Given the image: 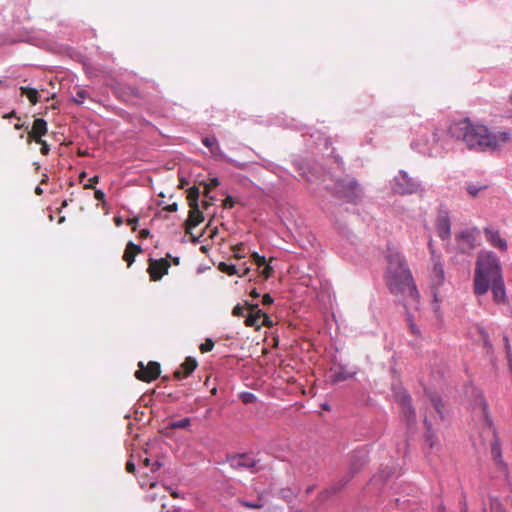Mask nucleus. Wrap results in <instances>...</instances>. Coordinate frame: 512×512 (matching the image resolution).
Masks as SVG:
<instances>
[{
    "mask_svg": "<svg viewBox=\"0 0 512 512\" xmlns=\"http://www.w3.org/2000/svg\"><path fill=\"white\" fill-rule=\"evenodd\" d=\"M448 133L452 138L462 141L470 150H495V138L489 129L485 125L473 123L468 118L451 124Z\"/></svg>",
    "mask_w": 512,
    "mask_h": 512,
    "instance_id": "nucleus-1",
    "label": "nucleus"
},
{
    "mask_svg": "<svg viewBox=\"0 0 512 512\" xmlns=\"http://www.w3.org/2000/svg\"><path fill=\"white\" fill-rule=\"evenodd\" d=\"M386 259L387 284L391 293L404 294L408 292L412 298H417L418 291L405 258L397 250L389 248Z\"/></svg>",
    "mask_w": 512,
    "mask_h": 512,
    "instance_id": "nucleus-2",
    "label": "nucleus"
},
{
    "mask_svg": "<svg viewBox=\"0 0 512 512\" xmlns=\"http://www.w3.org/2000/svg\"><path fill=\"white\" fill-rule=\"evenodd\" d=\"M502 277V268L497 255L492 252H480L474 273V293L484 295L490 289V282Z\"/></svg>",
    "mask_w": 512,
    "mask_h": 512,
    "instance_id": "nucleus-3",
    "label": "nucleus"
},
{
    "mask_svg": "<svg viewBox=\"0 0 512 512\" xmlns=\"http://www.w3.org/2000/svg\"><path fill=\"white\" fill-rule=\"evenodd\" d=\"M331 191L350 203H357L362 198V189L354 178L347 177L336 181Z\"/></svg>",
    "mask_w": 512,
    "mask_h": 512,
    "instance_id": "nucleus-4",
    "label": "nucleus"
},
{
    "mask_svg": "<svg viewBox=\"0 0 512 512\" xmlns=\"http://www.w3.org/2000/svg\"><path fill=\"white\" fill-rule=\"evenodd\" d=\"M227 462L234 470H248L251 473H257L261 467L260 460L250 453H237L227 457Z\"/></svg>",
    "mask_w": 512,
    "mask_h": 512,
    "instance_id": "nucleus-5",
    "label": "nucleus"
},
{
    "mask_svg": "<svg viewBox=\"0 0 512 512\" xmlns=\"http://www.w3.org/2000/svg\"><path fill=\"white\" fill-rule=\"evenodd\" d=\"M392 189L397 194L408 195L418 192L421 184L417 179L410 177L406 171L401 170L394 178Z\"/></svg>",
    "mask_w": 512,
    "mask_h": 512,
    "instance_id": "nucleus-6",
    "label": "nucleus"
},
{
    "mask_svg": "<svg viewBox=\"0 0 512 512\" xmlns=\"http://www.w3.org/2000/svg\"><path fill=\"white\" fill-rule=\"evenodd\" d=\"M395 401L401 406V413L408 426L416 422V412L411 405V396L407 391L399 389L394 391Z\"/></svg>",
    "mask_w": 512,
    "mask_h": 512,
    "instance_id": "nucleus-7",
    "label": "nucleus"
},
{
    "mask_svg": "<svg viewBox=\"0 0 512 512\" xmlns=\"http://www.w3.org/2000/svg\"><path fill=\"white\" fill-rule=\"evenodd\" d=\"M202 143L204 146L209 148L210 153L212 156L217 160H224L227 163L232 164L233 166L237 168H243L244 164H241L231 158H229L221 149L218 140L215 136H207L202 139Z\"/></svg>",
    "mask_w": 512,
    "mask_h": 512,
    "instance_id": "nucleus-8",
    "label": "nucleus"
},
{
    "mask_svg": "<svg viewBox=\"0 0 512 512\" xmlns=\"http://www.w3.org/2000/svg\"><path fill=\"white\" fill-rule=\"evenodd\" d=\"M367 458L368 455L364 449L353 451V453L350 456L349 471L341 479L345 480L348 477H351L352 479L354 475L358 473L366 465L368 461Z\"/></svg>",
    "mask_w": 512,
    "mask_h": 512,
    "instance_id": "nucleus-9",
    "label": "nucleus"
},
{
    "mask_svg": "<svg viewBox=\"0 0 512 512\" xmlns=\"http://www.w3.org/2000/svg\"><path fill=\"white\" fill-rule=\"evenodd\" d=\"M138 366L140 369L135 372V376L141 381L150 382L160 375V364L158 362L151 361L147 366H144L143 362L140 361Z\"/></svg>",
    "mask_w": 512,
    "mask_h": 512,
    "instance_id": "nucleus-10",
    "label": "nucleus"
},
{
    "mask_svg": "<svg viewBox=\"0 0 512 512\" xmlns=\"http://www.w3.org/2000/svg\"><path fill=\"white\" fill-rule=\"evenodd\" d=\"M484 234L487 242H489L490 245L499 249L502 252L507 251V242L504 238L500 236L499 230H496L488 226L484 228Z\"/></svg>",
    "mask_w": 512,
    "mask_h": 512,
    "instance_id": "nucleus-11",
    "label": "nucleus"
},
{
    "mask_svg": "<svg viewBox=\"0 0 512 512\" xmlns=\"http://www.w3.org/2000/svg\"><path fill=\"white\" fill-rule=\"evenodd\" d=\"M461 253H468L475 248V236L472 231L465 229L456 236Z\"/></svg>",
    "mask_w": 512,
    "mask_h": 512,
    "instance_id": "nucleus-12",
    "label": "nucleus"
},
{
    "mask_svg": "<svg viewBox=\"0 0 512 512\" xmlns=\"http://www.w3.org/2000/svg\"><path fill=\"white\" fill-rule=\"evenodd\" d=\"M245 306L249 310V314L245 316V325L259 329L261 327L260 320L264 312L258 308V304L245 302Z\"/></svg>",
    "mask_w": 512,
    "mask_h": 512,
    "instance_id": "nucleus-13",
    "label": "nucleus"
},
{
    "mask_svg": "<svg viewBox=\"0 0 512 512\" xmlns=\"http://www.w3.org/2000/svg\"><path fill=\"white\" fill-rule=\"evenodd\" d=\"M170 264L167 260H151L148 272L151 280L158 281L163 275L167 274Z\"/></svg>",
    "mask_w": 512,
    "mask_h": 512,
    "instance_id": "nucleus-14",
    "label": "nucleus"
},
{
    "mask_svg": "<svg viewBox=\"0 0 512 512\" xmlns=\"http://www.w3.org/2000/svg\"><path fill=\"white\" fill-rule=\"evenodd\" d=\"M351 477L346 478L345 480L340 479L338 482L333 484L330 488H327L320 492L317 497V501L319 504H323L326 502L332 495L338 493L349 481Z\"/></svg>",
    "mask_w": 512,
    "mask_h": 512,
    "instance_id": "nucleus-15",
    "label": "nucleus"
},
{
    "mask_svg": "<svg viewBox=\"0 0 512 512\" xmlns=\"http://www.w3.org/2000/svg\"><path fill=\"white\" fill-rule=\"evenodd\" d=\"M437 232L443 240L450 237V220L446 212H440L437 218Z\"/></svg>",
    "mask_w": 512,
    "mask_h": 512,
    "instance_id": "nucleus-16",
    "label": "nucleus"
},
{
    "mask_svg": "<svg viewBox=\"0 0 512 512\" xmlns=\"http://www.w3.org/2000/svg\"><path fill=\"white\" fill-rule=\"evenodd\" d=\"M490 288L492 289L494 300L498 303L505 302L506 291L503 277L496 278L490 282Z\"/></svg>",
    "mask_w": 512,
    "mask_h": 512,
    "instance_id": "nucleus-17",
    "label": "nucleus"
},
{
    "mask_svg": "<svg viewBox=\"0 0 512 512\" xmlns=\"http://www.w3.org/2000/svg\"><path fill=\"white\" fill-rule=\"evenodd\" d=\"M203 220L204 216L200 208L190 209L188 219L185 222L186 233L191 234V229L198 226Z\"/></svg>",
    "mask_w": 512,
    "mask_h": 512,
    "instance_id": "nucleus-18",
    "label": "nucleus"
},
{
    "mask_svg": "<svg viewBox=\"0 0 512 512\" xmlns=\"http://www.w3.org/2000/svg\"><path fill=\"white\" fill-rule=\"evenodd\" d=\"M197 367V362L195 359L188 357L181 364L180 369L176 370L174 373L175 378L181 380L185 377H188Z\"/></svg>",
    "mask_w": 512,
    "mask_h": 512,
    "instance_id": "nucleus-19",
    "label": "nucleus"
},
{
    "mask_svg": "<svg viewBox=\"0 0 512 512\" xmlns=\"http://www.w3.org/2000/svg\"><path fill=\"white\" fill-rule=\"evenodd\" d=\"M46 133L47 122L42 118H38L34 121L32 130L29 132V141H31V139L35 140V138H41Z\"/></svg>",
    "mask_w": 512,
    "mask_h": 512,
    "instance_id": "nucleus-20",
    "label": "nucleus"
},
{
    "mask_svg": "<svg viewBox=\"0 0 512 512\" xmlns=\"http://www.w3.org/2000/svg\"><path fill=\"white\" fill-rule=\"evenodd\" d=\"M425 393L427 397L429 398L432 406L434 407L435 411L438 413L439 417L441 419L444 418V411H443V401L439 395H437L435 392H432L430 390H425Z\"/></svg>",
    "mask_w": 512,
    "mask_h": 512,
    "instance_id": "nucleus-21",
    "label": "nucleus"
},
{
    "mask_svg": "<svg viewBox=\"0 0 512 512\" xmlns=\"http://www.w3.org/2000/svg\"><path fill=\"white\" fill-rule=\"evenodd\" d=\"M431 281L433 286H440L444 281V269L441 263H434L431 272Z\"/></svg>",
    "mask_w": 512,
    "mask_h": 512,
    "instance_id": "nucleus-22",
    "label": "nucleus"
},
{
    "mask_svg": "<svg viewBox=\"0 0 512 512\" xmlns=\"http://www.w3.org/2000/svg\"><path fill=\"white\" fill-rule=\"evenodd\" d=\"M137 252H141V247L133 242H129L123 255V259L128 263V266L134 262Z\"/></svg>",
    "mask_w": 512,
    "mask_h": 512,
    "instance_id": "nucleus-23",
    "label": "nucleus"
},
{
    "mask_svg": "<svg viewBox=\"0 0 512 512\" xmlns=\"http://www.w3.org/2000/svg\"><path fill=\"white\" fill-rule=\"evenodd\" d=\"M218 269L221 272L226 273L228 275H239V276H243V275L247 274L250 270L248 267H245L243 274H240L239 269L234 264H228L226 262H220L218 265Z\"/></svg>",
    "mask_w": 512,
    "mask_h": 512,
    "instance_id": "nucleus-24",
    "label": "nucleus"
},
{
    "mask_svg": "<svg viewBox=\"0 0 512 512\" xmlns=\"http://www.w3.org/2000/svg\"><path fill=\"white\" fill-rule=\"evenodd\" d=\"M352 377V373L344 370L342 367H338L332 370L331 380L334 383L348 380Z\"/></svg>",
    "mask_w": 512,
    "mask_h": 512,
    "instance_id": "nucleus-25",
    "label": "nucleus"
},
{
    "mask_svg": "<svg viewBox=\"0 0 512 512\" xmlns=\"http://www.w3.org/2000/svg\"><path fill=\"white\" fill-rule=\"evenodd\" d=\"M491 454L493 458L497 461V464L500 465L503 469H506V465L502 460L500 443L497 438L491 444Z\"/></svg>",
    "mask_w": 512,
    "mask_h": 512,
    "instance_id": "nucleus-26",
    "label": "nucleus"
},
{
    "mask_svg": "<svg viewBox=\"0 0 512 512\" xmlns=\"http://www.w3.org/2000/svg\"><path fill=\"white\" fill-rule=\"evenodd\" d=\"M199 194H200V191H199L198 187L193 186V187L189 188L187 198H188L189 206L191 209L199 208V204H198Z\"/></svg>",
    "mask_w": 512,
    "mask_h": 512,
    "instance_id": "nucleus-27",
    "label": "nucleus"
},
{
    "mask_svg": "<svg viewBox=\"0 0 512 512\" xmlns=\"http://www.w3.org/2000/svg\"><path fill=\"white\" fill-rule=\"evenodd\" d=\"M22 95H25L32 104H36L38 102L39 92L35 88H31L28 86L20 87Z\"/></svg>",
    "mask_w": 512,
    "mask_h": 512,
    "instance_id": "nucleus-28",
    "label": "nucleus"
},
{
    "mask_svg": "<svg viewBox=\"0 0 512 512\" xmlns=\"http://www.w3.org/2000/svg\"><path fill=\"white\" fill-rule=\"evenodd\" d=\"M191 419L188 417H185L183 419L177 420V421H171L168 424V428L170 429H186L190 426Z\"/></svg>",
    "mask_w": 512,
    "mask_h": 512,
    "instance_id": "nucleus-29",
    "label": "nucleus"
},
{
    "mask_svg": "<svg viewBox=\"0 0 512 512\" xmlns=\"http://www.w3.org/2000/svg\"><path fill=\"white\" fill-rule=\"evenodd\" d=\"M424 426L426 429L425 441H426V443L429 444L430 448H433L434 447V440H433L434 435H433V431H432V424L427 418L424 419Z\"/></svg>",
    "mask_w": 512,
    "mask_h": 512,
    "instance_id": "nucleus-30",
    "label": "nucleus"
},
{
    "mask_svg": "<svg viewBox=\"0 0 512 512\" xmlns=\"http://www.w3.org/2000/svg\"><path fill=\"white\" fill-rule=\"evenodd\" d=\"M493 136L495 138V150L500 146V144L507 143L511 139L510 133L506 131L493 134Z\"/></svg>",
    "mask_w": 512,
    "mask_h": 512,
    "instance_id": "nucleus-31",
    "label": "nucleus"
},
{
    "mask_svg": "<svg viewBox=\"0 0 512 512\" xmlns=\"http://www.w3.org/2000/svg\"><path fill=\"white\" fill-rule=\"evenodd\" d=\"M88 97H89V94L85 89H77L75 95L72 96V101L75 104L80 105Z\"/></svg>",
    "mask_w": 512,
    "mask_h": 512,
    "instance_id": "nucleus-32",
    "label": "nucleus"
},
{
    "mask_svg": "<svg viewBox=\"0 0 512 512\" xmlns=\"http://www.w3.org/2000/svg\"><path fill=\"white\" fill-rule=\"evenodd\" d=\"M261 166L264 169H266L267 171L275 173V174H277L278 171L282 170V168L279 165H277L276 163H274L272 161L266 160V159H262Z\"/></svg>",
    "mask_w": 512,
    "mask_h": 512,
    "instance_id": "nucleus-33",
    "label": "nucleus"
},
{
    "mask_svg": "<svg viewBox=\"0 0 512 512\" xmlns=\"http://www.w3.org/2000/svg\"><path fill=\"white\" fill-rule=\"evenodd\" d=\"M278 495L281 499L285 500L286 502H292L295 498L294 492L290 488H282Z\"/></svg>",
    "mask_w": 512,
    "mask_h": 512,
    "instance_id": "nucleus-34",
    "label": "nucleus"
},
{
    "mask_svg": "<svg viewBox=\"0 0 512 512\" xmlns=\"http://www.w3.org/2000/svg\"><path fill=\"white\" fill-rule=\"evenodd\" d=\"M239 397L244 404H252L257 400L256 395L251 392H242Z\"/></svg>",
    "mask_w": 512,
    "mask_h": 512,
    "instance_id": "nucleus-35",
    "label": "nucleus"
},
{
    "mask_svg": "<svg viewBox=\"0 0 512 512\" xmlns=\"http://www.w3.org/2000/svg\"><path fill=\"white\" fill-rule=\"evenodd\" d=\"M491 512H504V507L497 498H490Z\"/></svg>",
    "mask_w": 512,
    "mask_h": 512,
    "instance_id": "nucleus-36",
    "label": "nucleus"
},
{
    "mask_svg": "<svg viewBox=\"0 0 512 512\" xmlns=\"http://www.w3.org/2000/svg\"><path fill=\"white\" fill-rule=\"evenodd\" d=\"M484 189H486V186H477L475 184H469L466 187L468 194L471 195L472 197H476L478 193Z\"/></svg>",
    "mask_w": 512,
    "mask_h": 512,
    "instance_id": "nucleus-37",
    "label": "nucleus"
},
{
    "mask_svg": "<svg viewBox=\"0 0 512 512\" xmlns=\"http://www.w3.org/2000/svg\"><path fill=\"white\" fill-rule=\"evenodd\" d=\"M245 244L244 243H239L237 245H235L233 247V252H234V256L238 259H241V258H244L245 257Z\"/></svg>",
    "mask_w": 512,
    "mask_h": 512,
    "instance_id": "nucleus-38",
    "label": "nucleus"
},
{
    "mask_svg": "<svg viewBox=\"0 0 512 512\" xmlns=\"http://www.w3.org/2000/svg\"><path fill=\"white\" fill-rule=\"evenodd\" d=\"M239 503L243 507L249 508V509H260L263 507V504L260 501L250 502V501H245V500H239Z\"/></svg>",
    "mask_w": 512,
    "mask_h": 512,
    "instance_id": "nucleus-39",
    "label": "nucleus"
},
{
    "mask_svg": "<svg viewBox=\"0 0 512 512\" xmlns=\"http://www.w3.org/2000/svg\"><path fill=\"white\" fill-rule=\"evenodd\" d=\"M411 146H412V148L417 149L422 154H425V155H428V156H435L436 155V152H434V150L432 148H428V149L419 148L417 142H412Z\"/></svg>",
    "mask_w": 512,
    "mask_h": 512,
    "instance_id": "nucleus-40",
    "label": "nucleus"
},
{
    "mask_svg": "<svg viewBox=\"0 0 512 512\" xmlns=\"http://www.w3.org/2000/svg\"><path fill=\"white\" fill-rule=\"evenodd\" d=\"M122 89L124 94L131 95L137 98L141 96L139 90L133 86H124Z\"/></svg>",
    "mask_w": 512,
    "mask_h": 512,
    "instance_id": "nucleus-41",
    "label": "nucleus"
},
{
    "mask_svg": "<svg viewBox=\"0 0 512 512\" xmlns=\"http://www.w3.org/2000/svg\"><path fill=\"white\" fill-rule=\"evenodd\" d=\"M214 347V342L212 341V339H206L204 343H202L200 345V350L202 353H206V352H209L213 349Z\"/></svg>",
    "mask_w": 512,
    "mask_h": 512,
    "instance_id": "nucleus-42",
    "label": "nucleus"
},
{
    "mask_svg": "<svg viewBox=\"0 0 512 512\" xmlns=\"http://www.w3.org/2000/svg\"><path fill=\"white\" fill-rule=\"evenodd\" d=\"M219 185H220V181L218 178H216V177L211 178L209 184H205V187H206L205 196L208 197L209 191L213 188L218 187Z\"/></svg>",
    "mask_w": 512,
    "mask_h": 512,
    "instance_id": "nucleus-43",
    "label": "nucleus"
},
{
    "mask_svg": "<svg viewBox=\"0 0 512 512\" xmlns=\"http://www.w3.org/2000/svg\"><path fill=\"white\" fill-rule=\"evenodd\" d=\"M251 258L259 267L266 264V258L264 256H260L257 252H253L251 254Z\"/></svg>",
    "mask_w": 512,
    "mask_h": 512,
    "instance_id": "nucleus-44",
    "label": "nucleus"
},
{
    "mask_svg": "<svg viewBox=\"0 0 512 512\" xmlns=\"http://www.w3.org/2000/svg\"><path fill=\"white\" fill-rule=\"evenodd\" d=\"M35 141L37 143L41 144V149H40L41 153L43 155H47L49 153V151H50L49 145L44 140H42L41 138H35Z\"/></svg>",
    "mask_w": 512,
    "mask_h": 512,
    "instance_id": "nucleus-45",
    "label": "nucleus"
},
{
    "mask_svg": "<svg viewBox=\"0 0 512 512\" xmlns=\"http://www.w3.org/2000/svg\"><path fill=\"white\" fill-rule=\"evenodd\" d=\"M244 310H245V307H244V306H242V305H240V304H237V305L233 308V310H232V315H233V316H236V317H238V316H246V315L244 314Z\"/></svg>",
    "mask_w": 512,
    "mask_h": 512,
    "instance_id": "nucleus-46",
    "label": "nucleus"
},
{
    "mask_svg": "<svg viewBox=\"0 0 512 512\" xmlns=\"http://www.w3.org/2000/svg\"><path fill=\"white\" fill-rule=\"evenodd\" d=\"M261 319H262V320H260L261 326H268V327L272 326V324H273L272 320L266 313H264V315H262Z\"/></svg>",
    "mask_w": 512,
    "mask_h": 512,
    "instance_id": "nucleus-47",
    "label": "nucleus"
},
{
    "mask_svg": "<svg viewBox=\"0 0 512 512\" xmlns=\"http://www.w3.org/2000/svg\"><path fill=\"white\" fill-rule=\"evenodd\" d=\"M98 181H99V177L96 175L89 180V183L84 185V188L92 189V188H94L93 184L98 183Z\"/></svg>",
    "mask_w": 512,
    "mask_h": 512,
    "instance_id": "nucleus-48",
    "label": "nucleus"
},
{
    "mask_svg": "<svg viewBox=\"0 0 512 512\" xmlns=\"http://www.w3.org/2000/svg\"><path fill=\"white\" fill-rule=\"evenodd\" d=\"M223 206L225 208H232L234 206V200L231 196H227L223 201Z\"/></svg>",
    "mask_w": 512,
    "mask_h": 512,
    "instance_id": "nucleus-49",
    "label": "nucleus"
},
{
    "mask_svg": "<svg viewBox=\"0 0 512 512\" xmlns=\"http://www.w3.org/2000/svg\"><path fill=\"white\" fill-rule=\"evenodd\" d=\"M94 196L98 201L103 202L105 200V193L102 190H95Z\"/></svg>",
    "mask_w": 512,
    "mask_h": 512,
    "instance_id": "nucleus-50",
    "label": "nucleus"
},
{
    "mask_svg": "<svg viewBox=\"0 0 512 512\" xmlns=\"http://www.w3.org/2000/svg\"><path fill=\"white\" fill-rule=\"evenodd\" d=\"M262 303L264 305H270L273 303V298L271 297L270 294H265L262 298Z\"/></svg>",
    "mask_w": 512,
    "mask_h": 512,
    "instance_id": "nucleus-51",
    "label": "nucleus"
},
{
    "mask_svg": "<svg viewBox=\"0 0 512 512\" xmlns=\"http://www.w3.org/2000/svg\"><path fill=\"white\" fill-rule=\"evenodd\" d=\"M162 466V463L158 460L154 461V462H151V471L152 472H156L157 470L160 469V467Z\"/></svg>",
    "mask_w": 512,
    "mask_h": 512,
    "instance_id": "nucleus-52",
    "label": "nucleus"
},
{
    "mask_svg": "<svg viewBox=\"0 0 512 512\" xmlns=\"http://www.w3.org/2000/svg\"><path fill=\"white\" fill-rule=\"evenodd\" d=\"M264 269L262 271V274L264 275L265 278H269L271 276V273H272V268L270 266H267L266 264L264 265Z\"/></svg>",
    "mask_w": 512,
    "mask_h": 512,
    "instance_id": "nucleus-53",
    "label": "nucleus"
},
{
    "mask_svg": "<svg viewBox=\"0 0 512 512\" xmlns=\"http://www.w3.org/2000/svg\"><path fill=\"white\" fill-rule=\"evenodd\" d=\"M409 322H410L409 327H410L411 332L416 336L420 335V330L417 328V326L414 323H412L410 320H409Z\"/></svg>",
    "mask_w": 512,
    "mask_h": 512,
    "instance_id": "nucleus-54",
    "label": "nucleus"
},
{
    "mask_svg": "<svg viewBox=\"0 0 512 512\" xmlns=\"http://www.w3.org/2000/svg\"><path fill=\"white\" fill-rule=\"evenodd\" d=\"M126 470L129 473H134L135 470H136L135 464L132 461H128L127 464H126Z\"/></svg>",
    "mask_w": 512,
    "mask_h": 512,
    "instance_id": "nucleus-55",
    "label": "nucleus"
},
{
    "mask_svg": "<svg viewBox=\"0 0 512 512\" xmlns=\"http://www.w3.org/2000/svg\"><path fill=\"white\" fill-rule=\"evenodd\" d=\"M480 405L482 406L483 414L486 416L487 415V403H486L485 399H483V398L480 399Z\"/></svg>",
    "mask_w": 512,
    "mask_h": 512,
    "instance_id": "nucleus-56",
    "label": "nucleus"
},
{
    "mask_svg": "<svg viewBox=\"0 0 512 512\" xmlns=\"http://www.w3.org/2000/svg\"><path fill=\"white\" fill-rule=\"evenodd\" d=\"M150 235V231L148 229H142L140 232H139V236L141 238H147L148 236Z\"/></svg>",
    "mask_w": 512,
    "mask_h": 512,
    "instance_id": "nucleus-57",
    "label": "nucleus"
},
{
    "mask_svg": "<svg viewBox=\"0 0 512 512\" xmlns=\"http://www.w3.org/2000/svg\"><path fill=\"white\" fill-rule=\"evenodd\" d=\"M177 208H178L177 204L173 203V204L168 205L165 209L169 212H175V211H177Z\"/></svg>",
    "mask_w": 512,
    "mask_h": 512,
    "instance_id": "nucleus-58",
    "label": "nucleus"
},
{
    "mask_svg": "<svg viewBox=\"0 0 512 512\" xmlns=\"http://www.w3.org/2000/svg\"><path fill=\"white\" fill-rule=\"evenodd\" d=\"M432 140L433 142H438L439 141V136H438V130L435 129L434 132L432 133Z\"/></svg>",
    "mask_w": 512,
    "mask_h": 512,
    "instance_id": "nucleus-59",
    "label": "nucleus"
},
{
    "mask_svg": "<svg viewBox=\"0 0 512 512\" xmlns=\"http://www.w3.org/2000/svg\"><path fill=\"white\" fill-rule=\"evenodd\" d=\"M137 223H138L137 218H133V219L129 220V224L132 225L133 230H136Z\"/></svg>",
    "mask_w": 512,
    "mask_h": 512,
    "instance_id": "nucleus-60",
    "label": "nucleus"
},
{
    "mask_svg": "<svg viewBox=\"0 0 512 512\" xmlns=\"http://www.w3.org/2000/svg\"><path fill=\"white\" fill-rule=\"evenodd\" d=\"M227 492L230 495H234L235 494V488L232 485H227Z\"/></svg>",
    "mask_w": 512,
    "mask_h": 512,
    "instance_id": "nucleus-61",
    "label": "nucleus"
},
{
    "mask_svg": "<svg viewBox=\"0 0 512 512\" xmlns=\"http://www.w3.org/2000/svg\"><path fill=\"white\" fill-rule=\"evenodd\" d=\"M250 295H251L253 298H258V297H260V293H258L256 289L252 290Z\"/></svg>",
    "mask_w": 512,
    "mask_h": 512,
    "instance_id": "nucleus-62",
    "label": "nucleus"
},
{
    "mask_svg": "<svg viewBox=\"0 0 512 512\" xmlns=\"http://www.w3.org/2000/svg\"><path fill=\"white\" fill-rule=\"evenodd\" d=\"M143 464L146 466V467H150L151 466V460L149 458H145L143 460Z\"/></svg>",
    "mask_w": 512,
    "mask_h": 512,
    "instance_id": "nucleus-63",
    "label": "nucleus"
},
{
    "mask_svg": "<svg viewBox=\"0 0 512 512\" xmlns=\"http://www.w3.org/2000/svg\"><path fill=\"white\" fill-rule=\"evenodd\" d=\"M35 193L37 195H41L43 193V190L39 186H37L36 189H35Z\"/></svg>",
    "mask_w": 512,
    "mask_h": 512,
    "instance_id": "nucleus-64",
    "label": "nucleus"
}]
</instances>
